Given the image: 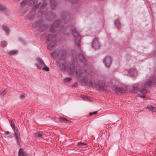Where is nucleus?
I'll return each mask as SVG.
<instances>
[{"label": "nucleus", "instance_id": "obj_1", "mask_svg": "<svg viewBox=\"0 0 156 156\" xmlns=\"http://www.w3.org/2000/svg\"><path fill=\"white\" fill-rule=\"evenodd\" d=\"M70 16L69 14L66 12H64L62 14V19L60 20H56L53 24L51 25L50 28V30L51 32H54L57 28L58 29V31L59 33H61L63 30L64 33H65L66 28L63 26L64 24L67 22L69 20Z\"/></svg>", "mask_w": 156, "mask_h": 156}, {"label": "nucleus", "instance_id": "obj_2", "mask_svg": "<svg viewBox=\"0 0 156 156\" xmlns=\"http://www.w3.org/2000/svg\"><path fill=\"white\" fill-rule=\"evenodd\" d=\"M75 74L81 83H86L89 86L93 87V84L91 77L88 76H84L85 73L83 72L79 65H77L76 66Z\"/></svg>", "mask_w": 156, "mask_h": 156}, {"label": "nucleus", "instance_id": "obj_3", "mask_svg": "<svg viewBox=\"0 0 156 156\" xmlns=\"http://www.w3.org/2000/svg\"><path fill=\"white\" fill-rule=\"evenodd\" d=\"M154 83H156V78L155 79H153L151 80L147 81L144 86L141 87H140L139 85L137 87H133V90H135L137 89L139 92H141L143 94L142 95H140V97L144 98L146 97L145 94L147 93V91L146 90L147 87Z\"/></svg>", "mask_w": 156, "mask_h": 156}, {"label": "nucleus", "instance_id": "obj_4", "mask_svg": "<svg viewBox=\"0 0 156 156\" xmlns=\"http://www.w3.org/2000/svg\"><path fill=\"white\" fill-rule=\"evenodd\" d=\"M78 58L80 62L83 63L84 64L83 67L84 71L88 74L93 75L94 73L92 69L89 67L87 64L86 59L82 54H80L78 55Z\"/></svg>", "mask_w": 156, "mask_h": 156}, {"label": "nucleus", "instance_id": "obj_5", "mask_svg": "<svg viewBox=\"0 0 156 156\" xmlns=\"http://www.w3.org/2000/svg\"><path fill=\"white\" fill-rule=\"evenodd\" d=\"M60 54L61 56L58 58L57 63L60 68L62 70H65L66 69V51H63L60 53Z\"/></svg>", "mask_w": 156, "mask_h": 156}, {"label": "nucleus", "instance_id": "obj_6", "mask_svg": "<svg viewBox=\"0 0 156 156\" xmlns=\"http://www.w3.org/2000/svg\"><path fill=\"white\" fill-rule=\"evenodd\" d=\"M72 34L74 37V43L77 46H80L81 40V35L80 32L76 29L74 28L72 30Z\"/></svg>", "mask_w": 156, "mask_h": 156}, {"label": "nucleus", "instance_id": "obj_7", "mask_svg": "<svg viewBox=\"0 0 156 156\" xmlns=\"http://www.w3.org/2000/svg\"><path fill=\"white\" fill-rule=\"evenodd\" d=\"M46 5L47 3L45 2H44L43 3L40 2L37 5H34L33 8V9H34L39 6H41V9L39 12L38 15L39 16H43L45 15L46 11L47 10V8L45 7L46 6Z\"/></svg>", "mask_w": 156, "mask_h": 156}, {"label": "nucleus", "instance_id": "obj_8", "mask_svg": "<svg viewBox=\"0 0 156 156\" xmlns=\"http://www.w3.org/2000/svg\"><path fill=\"white\" fill-rule=\"evenodd\" d=\"M55 37V36L53 34H50L48 35L47 41L48 44L47 47L48 49H51L55 45L56 42Z\"/></svg>", "mask_w": 156, "mask_h": 156}, {"label": "nucleus", "instance_id": "obj_9", "mask_svg": "<svg viewBox=\"0 0 156 156\" xmlns=\"http://www.w3.org/2000/svg\"><path fill=\"white\" fill-rule=\"evenodd\" d=\"M37 62L36 63V65L37 67V69H42L46 71H49V68L46 66L41 59L38 58L37 59Z\"/></svg>", "mask_w": 156, "mask_h": 156}, {"label": "nucleus", "instance_id": "obj_10", "mask_svg": "<svg viewBox=\"0 0 156 156\" xmlns=\"http://www.w3.org/2000/svg\"><path fill=\"white\" fill-rule=\"evenodd\" d=\"M33 26L38 27V29L40 31H42L45 30L47 27V25H43L41 21L36 22L34 24Z\"/></svg>", "mask_w": 156, "mask_h": 156}, {"label": "nucleus", "instance_id": "obj_11", "mask_svg": "<svg viewBox=\"0 0 156 156\" xmlns=\"http://www.w3.org/2000/svg\"><path fill=\"white\" fill-rule=\"evenodd\" d=\"M103 62L106 67H109L112 63V58L109 56H106L103 59Z\"/></svg>", "mask_w": 156, "mask_h": 156}, {"label": "nucleus", "instance_id": "obj_12", "mask_svg": "<svg viewBox=\"0 0 156 156\" xmlns=\"http://www.w3.org/2000/svg\"><path fill=\"white\" fill-rule=\"evenodd\" d=\"M75 66L74 63L73 62L70 63L68 66L67 68V71L68 73L70 74H73L74 72Z\"/></svg>", "mask_w": 156, "mask_h": 156}, {"label": "nucleus", "instance_id": "obj_13", "mask_svg": "<svg viewBox=\"0 0 156 156\" xmlns=\"http://www.w3.org/2000/svg\"><path fill=\"white\" fill-rule=\"evenodd\" d=\"M112 89L113 90L121 93H123L127 90V88L126 87H119L116 86H112Z\"/></svg>", "mask_w": 156, "mask_h": 156}, {"label": "nucleus", "instance_id": "obj_14", "mask_svg": "<svg viewBox=\"0 0 156 156\" xmlns=\"http://www.w3.org/2000/svg\"><path fill=\"white\" fill-rule=\"evenodd\" d=\"M96 88L101 90H104L105 87V83L101 81H99L96 85Z\"/></svg>", "mask_w": 156, "mask_h": 156}, {"label": "nucleus", "instance_id": "obj_15", "mask_svg": "<svg viewBox=\"0 0 156 156\" xmlns=\"http://www.w3.org/2000/svg\"><path fill=\"white\" fill-rule=\"evenodd\" d=\"M18 156H28V154L23 148H21L19 150Z\"/></svg>", "mask_w": 156, "mask_h": 156}, {"label": "nucleus", "instance_id": "obj_16", "mask_svg": "<svg viewBox=\"0 0 156 156\" xmlns=\"http://www.w3.org/2000/svg\"><path fill=\"white\" fill-rule=\"evenodd\" d=\"M63 51H65V50H62L60 51H54L51 53V55L54 58H56L57 57H58V58L59 57H60L61 56L60 55V53L63 52Z\"/></svg>", "mask_w": 156, "mask_h": 156}, {"label": "nucleus", "instance_id": "obj_17", "mask_svg": "<svg viewBox=\"0 0 156 156\" xmlns=\"http://www.w3.org/2000/svg\"><path fill=\"white\" fill-rule=\"evenodd\" d=\"M129 75L132 77H134L136 75V73L134 68L130 69L128 71Z\"/></svg>", "mask_w": 156, "mask_h": 156}, {"label": "nucleus", "instance_id": "obj_18", "mask_svg": "<svg viewBox=\"0 0 156 156\" xmlns=\"http://www.w3.org/2000/svg\"><path fill=\"white\" fill-rule=\"evenodd\" d=\"M92 46L95 49L98 48H99V44L97 39L95 38L93 41Z\"/></svg>", "mask_w": 156, "mask_h": 156}, {"label": "nucleus", "instance_id": "obj_19", "mask_svg": "<svg viewBox=\"0 0 156 156\" xmlns=\"http://www.w3.org/2000/svg\"><path fill=\"white\" fill-rule=\"evenodd\" d=\"M60 122H71L63 117H60L59 118Z\"/></svg>", "mask_w": 156, "mask_h": 156}, {"label": "nucleus", "instance_id": "obj_20", "mask_svg": "<svg viewBox=\"0 0 156 156\" xmlns=\"http://www.w3.org/2000/svg\"><path fill=\"white\" fill-rule=\"evenodd\" d=\"M56 2V0H50V3L51 4V8L53 9L55 8L56 5L55 3Z\"/></svg>", "mask_w": 156, "mask_h": 156}, {"label": "nucleus", "instance_id": "obj_21", "mask_svg": "<svg viewBox=\"0 0 156 156\" xmlns=\"http://www.w3.org/2000/svg\"><path fill=\"white\" fill-rule=\"evenodd\" d=\"M35 14L34 12H30L28 15L27 18L30 19H32Z\"/></svg>", "mask_w": 156, "mask_h": 156}, {"label": "nucleus", "instance_id": "obj_22", "mask_svg": "<svg viewBox=\"0 0 156 156\" xmlns=\"http://www.w3.org/2000/svg\"><path fill=\"white\" fill-rule=\"evenodd\" d=\"M29 5H34L37 2V0H31L29 1Z\"/></svg>", "mask_w": 156, "mask_h": 156}, {"label": "nucleus", "instance_id": "obj_23", "mask_svg": "<svg viewBox=\"0 0 156 156\" xmlns=\"http://www.w3.org/2000/svg\"><path fill=\"white\" fill-rule=\"evenodd\" d=\"M43 133L42 132L39 131L36 133L35 136L39 138H42L43 136Z\"/></svg>", "mask_w": 156, "mask_h": 156}, {"label": "nucleus", "instance_id": "obj_24", "mask_svg": "<svg viewBox=\"0 0 156 156\" xmlns=\"http://www.w3.org/2000/svg\"><path fill=\"white\" fill-rule=\"evenodd\" d=\"M29 0H23L21 3V6L23 7L27 4H29Z\"/></svg>", "mask_w": 156, "mask_h": 156}, {"label": "nucleus", "instance_id": "obj_25", "mask_svg": "<svg viewBox=\"0 0 156 156\" xmlns=\"http://www.w3.org/2000/svg\"><path fill=\"white\" fill-rule=\"evenodd\" d=\"M115 23L117 28H119L120 27L121 23L118 20H117L115 21Z\"/></svg>", "mask_w": 156, "mask_h": 156}, {"label": "nucleus", "instance_id": "obj_26", "mask_svg": "<svg viewBox=\"0 0 156 156\" xmlns=\"http://www.w3.org/2000/svg\"><path fill=\"white\" fill-rule=\"evenodd\" d=\"M147 108H149L151 110L153 111V112H154L155 110V109L153 107V106L151 105H148L147 106Z\"/></svg>", "mask_w": 156, "mask_h": 156}, {"label": "nucleus", "instance_id": "obj_27", "mask_svg": "<svg viewBox=\"0 0 156 156\" xmlns=\"http://www.w3.org/2000/svg\"><path fill=\"white\" fill-rule=\"evenodd\" d=\"M1 45L3 47H6L7 45V43L5 41H3L1 42Z\"/></svg>", "mask_w": 156, "mask_h": 156}, {"label": "nucleus", "instance_id": "obj_28", "mask_svg": "<svg viewBox=\"0 0 156 156\" xmlns=\"http://www.w3.org/2000/svg\"><path fill=\"white\" fill-rule=\"evenodd\" d=\"M17 52L16 50H11L9 52V54L10 55H13L15 54Z\"/></svg>", "mask_w": 156, "mask_h": 156}, {"label": "nucleus", "instance_id": "obj_29", "mask_svg": "<svg viewBox=\"0 0 156 156\" xmlns=\"http://www.w3.org/2000/svg\"><path fill=\"white\" fill-rule=\"evenodd\" d=\"M14 136H20V134L18 132V130L15 129L14 130Z\"/></svg>", "mask_w": 156, "mask_h": 156}, {"label": "nucleus", "instance_id": "obj_30", "mask_svg": "<svg viewBox=\"0 0 156 156\" xmlns=\"http://www.w3.org/2000/svg\"><path fill=\"white\" fill-rule=\"evenodd\" d=\"M72 80V78L70 77H66L64 79V82H67L69 81Z\"/></svg>", "mask_w": 156, "mask_h": 156}, {"label": "nucleus", "instance_id": "obj_31", "mask_svg": "<svg viewBox=\"0 0 156 156\" xmlns=\"http://www.w3.org/2000/svg\"><path fill=\"white\" fill-rule=\"evenodd\" d=\"M16 140V143L18 144V145L20 146V144H19V139H20V136H15Z\"/></svg>", "mask_w": 156, "mask_h": 156}, {"label": "nucleus", "instance_id": "obj_32", "mask_svg": "<svg viewBox=\"0 0 156 156\" xmlns=\"http://www.w3.org/2000/svg\"><path fill=\"white\" fill-rule=\"evenodd\" d=\"M50 15V16L51 18L53 17H54V16L53 13H52L51 12H48L47 13V16L48 15Z\"/></svg>", "mask_w": 156, "mask_h": 156}, {"label": "nucleus", "instance_id": "obj_33", "mask_svg": "<svg viewBox=\"0 0 156 156\" xmlns=\"http://www.w3.org/2000/svg\"><path fill=\"white\" fill-rule=\"evenodd\" d=\"M11 127L14 130L16 129H15V123L14 122L11 121Z\"/></svg>", "mask_w": 156, "mask_h": 156}, {"label": "nucleus", "instance_id": "obj_34", "mask_svg": "<svg viewBox=\"0 0 156 156\" xmlns=\"http://www.w3.org/2000/svg\"><path fill=\"white\" fill-rule=\"evenodd\" d=\"M6 8L3 5L0 4V10L3 11L5 10Z\"/></svg>", "mask_w": 156, "mask_h": 156}, {"label": "nucleus", "instance_id": "obj_35", "mask_svg": "<svg viewBox=\"0 0 156 156\" xmlns=\"http://www.w3.org/2000/svg\"><path fill=\"white\" fill-rule=\"evenodd\" d=\"M4 30L7 33H8L9 32V29L6 27H4Z\"/></svg>", "mask_w": 156, "mask_h": 156}, {"label": "nucleus", "instance_id": "obj_36", "mask_svg": "<svg viewBox=\"0 0 156 156\" xmlns=\"http://www.w3.org/2000/svg\"><path fill=\"white\" fill-rule=\"evenodd\" d=\"M7 92V90L6 89L4 90L1 93V96H4L6 93Z\"/></svg>", "mask_w": 156, "mask_h": 156}, {"label": "nucleus", "instance_id": "obj_37", "mask_svg": "<svg viewBox=\"0 0 156 156\" xmlns=\"http://www.w3.org/2000/svg\"><path fill=\"white\" fill-rule=\"evenodd\" d=\"M97 112H90L89 113V115L90 116H91L93 115L96 114L97 113Z\"/></svg>", "mask_w": 156, "mask_h": 156}, {"label": "nucleus", "instance_id": "obj_38", "mask_svg": "<svg viewBox=\"0 0 156 156\" xmlns=\"http://www.w3.org/2000/svg\"><path fill=\"white\" fill-rule=\"evenodd\" d=\"M86 145V144L84 143H83L81 142H79L77 144L78 146H83V145Z\"/></svg>", "mask_w": 156, "mask_h": 156}, {"label": "nucleus", "instance_id": "obj_39", "mask_svg": "<svg viewBox=\"0 0 156 156\" xmlns=\"http://www.w3.org/2000/svg\"><path fill=\"white\" fill-rule=\"evenodd\" d=\"M25 97V94L21 95L20 96V98L21 99H23Z\"/></svg>", "mask_w": 156, "mask_h": 156}, {"label": "nucleus", "instance_id": "obj_40", "mask_svg": "<svg viewBox=\"0 0 156 156\" xmlns=\"http://www.w3.org/2000/svg\"><path fill=\"white\" fill-rule=\"evenodd\" d=\"M9 132L7 131H5V134L8 135L9 133Z\"/></svg>", "mask_w": 156, "mask_h": 156}, {"label": "nucleus", "instance_id": "obj_41", "mask_svg": "<svg viewBox=\"0 0 156 156\" xmlns=\"http://www.w3.org/2000/svg\"><path fill=\"white\" fill-rule=\"evenodd\" d=\"M77 85V84L76 83H75L74 84V86L76 87Z\"/></svg>", "mask_w": 156, "mask_h": 156}, {"label": "nucleus", "instance_id": "obj_42", "mask_svg": "<svg viewBox=\"0 0 156 156\" xmlns=\"http://www.w3.org/2000/svg\"><path fill=\"white\" fill-rule=\"evenodd\" d=\"M73 60H75V58L73 57Z\"/></svg>", "mask_w": 156, "mask_h": 156}]
</instances>
